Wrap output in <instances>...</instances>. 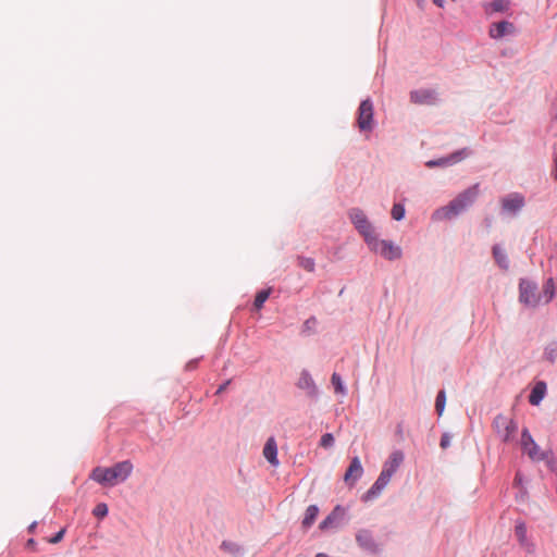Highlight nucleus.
I'll return each instance as SVG.
<instances>
[{
    "label": "nucleus",
    "instance_id": "obj_27",
    "mask_svg": "<svg viewBox=\"0 0 557 557\" xmlns=\"http://www.w3.org/2000/svg\"><path fill=\"white\" fill-rule=\"evenodd\" d=\"M318 320L315 317H310L307 319L301 327V334L309 336L315 333Z\"/></svg>",
    "mask_w": 557,
    "mask_h": 557
},
{
    "label": "nucleus",
    "instance_id": "obj_21",
    "mask_svg": "<svg viewBox=\"0 0 557 557\" xmlns=\"http://www.w3.org/2000/svg\"><path fill=\"white\" fill-rule=\"evenodd\" d=\"M492 255L499 269H502L503 271H508L509 259L506 250L499 244H495L492 247Z\"/></svg>",
    "mask_w": 557,
    "mask_h": 557
},
{
    "label": "nucleus",
    "instance_id": "obj_15",
    "mask_svg": "<svg viewBox=\"0 0 557 557\" xmlns=\"http://www.w3.org/2000/svg\"><path fill=\"white\" fill-rule=\"evenodd\" d=\"M389 481L391 478L383 473H380V475L372 484V486L361 496V500L368 503L377 498L382 494L384 488L387 486Z\"/></svg>",
    "mask_w": 557,
    "mask_h": 557
},
{
    "label": "nucleus",
    "instance_id": "obj_4",
    "mask_svg": "<svg viewBox=\"0 0 557 557\" xmlns=\"http://www.w3.org/2000/svg\"><path fill=\"white\" fill-rule=\"evenodd\" d=\"M520 446L522 451L527 454L532 461L539 462L545 460L547 465L552 467L553 460L549 459L550 451L542 450L527 428L521 431Z\"/></svg>",
    "mask_w": 557,
    "mask_h": 557
},
{
    "label": "nucleus",
    "instance_id": "obj_43",
    "mask_svg": "<svg viewBox=\"0 0 557 557\" xmlns=\"http://www.w3.org/2000/svg\"><path fill=\"white\" fill-rule=\"evenodd\" d=\"M554 163H555V173H554V177L555 180L557 181V154L555 156L554 158Z\"/></svg>",
    "mask_w": 557,
    "mask_h": 557
},
{
    "label": "nucleus",
    "instance_id": "obj_22",
    "mask_svg": "<svg viewBox=\"0 0 557 557\" xmlns=\"http://www.w3.org/2000/svg\"><path fill=\"white\" fill-rule=\"evenodd\" d=\"M319 513V507L317 505H310L307 507L305 517L302 519V527L309 529L315 521Z\"/></svg>",
    "mask_w": 557,
    "mask_h": 557
},
{
    "label": "nucleus",
    "instance_id": "obj_44",
    "mask_svg": "<svg viewBox=\"0 0 557 557\" xmlns=\"http://www.w3.org/2000/svg\"><path fill=\"white\" fill-rule=\"evenodd\" d=\"M484 223L486 224V227L490 228L491 225H492V219L491 218H485L484 219Z\"/></svg>",
    "mask_w": 557,
    "mask_h": 557
},
{
    "label": "nucleus",
    "instance_id": "obj_30",
    "mask_svg": "<svg viewBox=\"0 0 557 557\" xmlns=\"http://www.w3.org/2000/svg\"><path fill=\"white\" fill-rule=\"evenodd\" d=\"M445 405H446V394H445V391L442 389L437 393L436 399H435V410L438 416L443 414Z\"/></svg>",
    "mask_w": 557,
    "mask_h": 557
},
{
    "label": "nucleus",
    "instance_id": "obj_1",
    "mask_svg": "<svg viewBox=\"0 0 557 557\" xmlns=\"http://www.w3.org/2000/svg\"><path fill=\"white\" fill-rule=\"evenodd\" d=\"M480 195V184L475 183L459 193L446 206L440 207L431 214L433 222L449 221L467 211L476 201Z\"/></svg>",
    "mask_w": 557,
    "mask_h": 557
},
{
    "label": "nucleus",
    "instance_id": "obj_47",
    "mask_svg": "<svg viewBox=\"0 0 557 557\" xmlns=\"http://www.w3.org/2000/svg\"><path fill=\"white\" fill-rule=\"evenodd\" d=\"M419 7L422 8L424 0H414Z\"/></svg>",
    "mask_w": 557,
    "mask_h": 557
},
{
    "label": "nucleus",
    "instance_id": "obj_8",
    "mask_svg": "<svg viewBox=\"0 0 557 557\" xmlns=\"http://www.w3.org/2000/svg\"><path fill=\"white\" fill-rule=\"evenodd\" d=\"M472 154H473V151L470 148L465 147V148H461L459 150L451 152L448 156L441 157L438 159L429 160L425 162V166L429 169L448 168V166H451V165H455V164L461 162L462 160L471 157Z\"/></svg>",
    "mask_w": 557,
    "mask_h": 557
},
{
    "label": "nucleus",
    "instance_id": "obj_25",
    "mask_svg": "<svg viewBox=\"0 0 557 557\" xmlns=\"http://www.w3.org/2000/svg\"><path fill=\"white\" fill-rule=\"evenodd\" d=\"M221 549L236 557L243 556L242 547L234 542L223 541L221 544Z\"/></svg>",
    "mask_w": 557,
    "mask_h": 557
},
{
    "label": "nucleus",
    "instance_id": "obj_35",
    "mask_svg": "<svg viewBox=\"0 0 557 557\" xmlns=\"http://www.w3.org/2000/svg\"><path fill=\"white\" fill-rule=\"evenodd\" d=\"M108 506L104 503H99L95 506L92 513L95 517L102 519L108 515Z\"/></svg>",
    "mask_w": 557,
    "mask_h": 557
},
{
    "label": "nucleus",
    "instance_id": "obj_2",
    "mask_svg": "<svg viewBox=\"0 0 557 557\" xmlns=\"http://www.w3.org/2000/svg\"><path fill=\"white\" fill-rule=\"evenodd\" d=\"M133 471V465L129 460H124L112 467H96L90 479L103 486H115L128 479Z\"/></svg>",
    "mask_w": 557,
    "mask_h": 557
},
{
    "label": "nucleus",
    "instance_id": "obj_20",
    "mask_svg": "<svg viewBox=\"0 0 557 557\" xmlns=\"http://www.w3.org/2000/svg\"><path fill=\"white\" fill-rule=\"evenodd\" d=\"M546 383L544 381H537L529 395V403L532 406L540 405L546 395Z\"/></svg>",
    "mask_w": 557,
    "mask_h": 557
},
{
    "label": "nucleus",
    "instance_id": "obj_13",
    "mask_svg": "<svg viewBox=\"0 0 557 557\" xmlns=\"http://www.w3.org/2000/svg\"><path fill=\"white\" fill-rule=\"evenodd\" d=\"M410 101L419 106H434L438 102V92L433 88H419L409 94Z\"/></svg>",
    "mask_w": 557,
    "mask_h": 557
},
{
    "label": "nucleus",
    "instance_id": "obj_40",
    "mask_svg": "<svg viewBox=\"0 0 557 557\" xmlns=\"http://www.w3.org/2000/svg\"><path fill=\"white\" fill-rule=\"evenodd\" d=\"M403 432H404L403 423H398L396 426V435L399 436L400 438H403Z\"/></svg>",
    "mask_w": 557,
    "mask_h": 557
},
{
    "label": "nucleus",
    "instance_id": "obj_46",
    "mask_svg": "<svg viewBox=\"0 0 557 557\" xmlns=\"http://www.w3.org/2000/svg\"><path fill=\"white\" fill-rule=\"evenodd\" d=\"M315 557H330V556L324 553H319L315 555Z\"/></svg>",
    "mask_w": 557,
    "mask_h": 557
},
{
    "label": "nucleus",
    "instance_id": "obj_32",
    "mask_svg": "<svg viewBox=\"0 0 557 557\" xmlns=\"http://www.w3.org/2000/svg\"><path fill=\"white\" fill-rule=\"evenodd\" d=\"M298 264H299V267H301L302 269H305L308 272H313L315 269L314 260L309 257H299Z\"/></svg>",
    "mask_w": 557,
    "mask_h": 557
},
{
    "label": "nucleus",
    "instance_id": "obj_12",
    "mask_svg": "<svg viewBox=\"0 0 557 557\" xmlns=\"http://www.w3.org/2000/svg\"><path fill=\"white\" fill-rule=\"evenodd\" d=\"M296 386L300 391H304L306 396L310 399L317 400L320 396V389L311 373L307 369H302L300 371Z\"/></svg>",
    "mask_w": 557,
    "mask_h": 557
},
{
    "label": "nucleus",
    "instance_id": "obj_14",
    "mask_svg": "<svg viewBox=\"0 0 557 557\" xmlns=\"http://www.w3.org/2000/svg\"><path fill=\"white\" fill-rule=\"evenodd\" d=\"M345 509L337 505L327 516L326 518L320 522L319 529L322 531L329 530V529H335L338 528L345 518Z\"/></svg>",
    "mask_w": 557,
    "mask_h": 557
},
{
    "label": "nucleus",
    "instance_id": "obj_28",
    "mask_svg": "<svg viewBox=\"0 0 557 557\" xmlns=\"http://www.w3.org/2000/svg\"><path fill=\"white\" fill-rule=\"evenodd\" d=\"M494 27L496 30V35H509L515 32L513 24H511L507 21L496 23V24H494Z\"/></svg>",
    "mask_w": 557,
    "mask_h": 557
},
{
    "label": "nucleus",
    "instance_id": "obj_45",
    "mask_svg": "<svg viewBox=\"0 0 557 557\" xmlns=\"http://www.w3.org/2000/svg\"><path fill=\"white\" fill-rule=\"evenodd\" d=\"M433 2L440 8H443L444 5V0H433Z\"/></svg>",
    "mask_w": 557,
    "mask_h": 557
},
{
    "label": "nucleus",
    "instance_id": "obj_34",
    "mask_svg": "<svg viewBox=\"0 0 557 557\" xmlns=\"http://www.w3.org/2000/svg\"><path fill=\"white\" fill-rule=\"evenodd\" d=\"M335 440L332 433H325L321 436L320 446L329 449L334 446Z\"/></svg>",
    "mask_w": 557,
    "mask_h": 557
},
{
    "label": "nucleus",
    "instance_id": "obj_31",
    "mask_svg": "<svg viewBox=\"0 0 557 557\" xmlns=\"http://www.w3.org/2000/svg\"><path fill=\"white\" fill-rule=\"evenodd\" d=\"M269 296H270V289L260 290L256 295V298L253 301V307L258 310L261 309L263 307L264 302L268 300Z\"/></svg>",
    "mask_w": 557,
    "mask_h": 557
},
{
    "label": "nucleus",
    "instance_id": "obj_33",
    "mask_svg": "<svg viewBox=\"0 0 557 557\" xmlns=\"http://www.w3.org/2000/svg\"><path fill=\"white\" fill-rule=\"evenodd\" d=\"M509 7V2L507 0H493L490 3V9L493 12H503L506 11Z\"/></svg>",
    "mask_w": 557,
    "mask_h": 557
},
{
    "label": "nucleus",
    "instance_id": "obj_18",
    "mask_svg": "<svg viewBox=\"0 0 557 557\" xmlns=\"http://www.w3.org/2000/svg\"><path fill=\"white\" fill-rule=\"evenodd\" d=\"M527 525L524 521H517L515 527V535L520 546L528 553L532 554L535 550L534 543L528 537Z\"/></svg>",
    "mask_w": 557,
    "mask_h": 557
},
{
    "label": "nucleus",
    "instance_id": "obj_6",
    "mask_svg": "<svg viewBox=\"0 0 557 557\" xmlns=\"http://www.w3.org/2000/svg\"><path fill=\"white\" fill-rule=\"evenodd\" d=\"M519 301L525 307L535 308L541 301L537 284L529 278L519 281Z\"/></svg>",
    "mask_w": 557,
    "mask_h": 557
},
{
    "label": "nucleus",
    "instance_id": "obj_16",
    "mask_svg": "<svg viewBox=\"0 0 557 557\" xmlns=\"http://www.w3.org/2000/svg\"><path fill=\"white\" fill-rule=\"evenodd\" d=\"M405 455L401 450L396 449L392 451L388 458L384 461L381 473L392 476L396 473L400 465L404 462Z\"/></svg>",
    "mask_w": 557,
    "mask_h": 557
},
{
    "label": "nucleus",
    "instance_id": "obj_29",
    "mask_svg": "<svg viewBox=\"0 0 557 557\" xmlns=\"http://www.w3.org/2000/svg\"><path fill=\"white\" fill-rule=\"evenodd\" d=\"M406 209L405 206L400 202H396L393 205L391 210V215L395 221H401L405 218Z\"/></svg>",
    "mask_w": 557,
    "mask_h": 557
},
{
    "label": "nucleus",
    "instance_id": "obj_23",
    "mask_svg": "<svg viewBox=\"0 0 557 557\" xmlns=\"http://www.w3.org/2000/svg\"><path fill=\"white\" fill-rule=\"evenodd\" d=\"M543 358L549 363H555L557 360V341H552L545 345L543 350Z\"/></svg>",
    "mask_w": 557,
    "mask_h": 557
},
{
    "label": "nucleus",
    "instance_id": "obj_3",
    "mask_svg": "<svg viewBox=\"0 0 557 557\" xmlns=\"http://www.w3.org/2000/svg\"><path fill=\"white\" fill-rule=\"evenodd\" d=\"M348 219L356 231L362 236L367 246L377 236L374 225L368 219L364 211L354 207L348 210Z\"/></svg>",
    "mask_w": 557,
    "mask_h": 557
},
{
    "label": "nucleus",
    "instance_id": "obj_42",
    "mask_svg": "<svg viewBox=\"0 0 557 557\" xmlns=\"http://www.w3.org/2000/svg\"><path fill=\"white\" fill-rule=\"evenodd\" d=\"M36 527H37V522H36V521H34V522L28 527V531H29L30 533H33V532L35 531Z\"/></svg>",
    "mask_w": 557,
    "mask_h": 557
},
{
    "label": "nucleus",
    "instance_id": "obj_37",
    "mask_svg": "<svg viewBox=\"0 0 557 557\" xmlns=\"http://www.w3.org/2000/svg\"><path fill=\"white\" fill-rule=\"evenodd\" d=\"M65 534V529H61L59 532H57L50 540L49 542L51 544H57L59 542L62 541L63 536Z\"/></svg>",
    "mask_w": 557,
    "mask_h": 557
},
{
    "label": "nucleus",
    "instance_id": "obj_39",
    "mask_svg": "<svg viewBox=\"0 0 557 557\" xmlns=\"http://www.w3.org/2000/svg\"><path fill=\"white\" fill-rule=\"evenodd\" d=\"M230 384H231V380L225 381L223 384H221V385L219 386V388L216 389L215 394H218V395H219V394L223 393V392L227 388V386H228Z\"/></svg>",
    "mask_w": 557,
    "mask_h": 557
},
{
    "label": "nucleus",
    "instance_id": "obj_36",
    "mask_svg": "<svg viewBox=\"0 0 557 557\" xmlns=\"http://www.w3.org/2000/svg\"><path fill=\"white\" fill-rule=\"evenodd\" d=\"M451 443V435L448 432H445L442 434L440 446L443 449H446L450 446Z\"/></svg>",
    "mask_w": 557,
    "mask_h": 557
},
{
    "label": "nucleus",
    "instance_id": "obj_17",
    "mask_svg": "<svg viewBox=\"0 0 557 557\" xmlns=\"http://www.w3.org/2000/svg\"><path fill=\"white\" fill-rule=\"evenodd\" d=\"M363 474V467L361 465V461L359 457L355 456L349 463V467L347 468L345 474H344V481L348 486H354L357 481L362 476Z\"/></svg>",
    "mask_w": 557,
    "mask_h": 557
},
{
    "label": "nucleus",
    "instance_id": "obj_41",
    "mask_svg": "<svg viewBox=\"0 0 557 557\" xmlns=\"http://www.w3.org/2000/svg\"><path fill=\"white\" fill-rule=\"evenodd\" d=\"M522 484V475L521 473H517L516 476H515V485H520Z\"/></svg>",
    "mask_w": 557,
    "mask_h": 557
},
{
    "label": "nucleus",
    "instance_id": "obj_38",
    "mask_svg": "<svg viewBox=\"0 0 557 557\" xmlns=\"http://www.w3.org/2000/svg\"><path fill=\"white\" fill-rule=\"evenodd\" d=\"M200 361V358H195V359H191L190 361H188L185 366V369L187 371H193L195 370L197 367H198V363Z\"/></svg>",
    "mask_w": 557,
    "mask_h": 557
},
{
    "label": "nucleus",
    "instance_id": "obj_9",
    "mask_svg": "<svg viewBox=\"0 0 557 557\" xmlns=\"http://www.w3.org/2000/svg\"><path fill=\"white\" fill-rule=\"evenodd\" d=\"M357 124L360 131L371 132L374 127V108L370 98L361 101L358 108Z\"/></svg>",
    "mask_w": 557,
    "mask_h": 557
},
{
    "label": "nucleus",
    "instance_id": "obj_24",
    "mask_svg": "<svg viewBox=\"0 0 557 557\" xmlns=\"http://www.w3.org/2000/svg\"><path fill=\"white\" fill-rule=\"evenodd\" d=\"M557 285L555 283V280L553 277H549L546 280L543 286V293L546 297L545 301L549 302L556 295Z\"/></svg>",
    "mask_w": 557,
    "mask_h": 557
},
{
    "label": "nucleus",
    "instance_id": "obj_7",
    "mask_svg": "<svg viewBox=\"0 0 557 557\" xmlns=\"http://www.w3.org/2000/svg\"><path fill=\"white\" fill-rule=\"evenodd\" d=\"M493 426L497 436L504 443H510L515 440L518 431V423L513 419H509L504 414H497L493 420Z\"/></svg>",
    "mask_w": 557,
    "mask_h": 557
},
{
    "label": "nucleus",
    "instance_id": "obj_10",
    "mask_svg": "<svg viewBox=\"0 0 557 557\" xmlns=\"http://www.w3.org/2000/svg\"><path fill=\"white\" fill-rule=\"evenodd\" d=\"M525 206L524 196L520 193H510L500 199V213L517 216Z\"/></svg>",
    "mask_w": 557,
    "mask_h": 557
},
{
    "label": "nucleus",
    "instance_id": "obj_11",
    "mask_svg": "<svg viewBox=\"0 0 557 557\" xmlns=\"http://www.w3.org/2000/svg\"><path fill=\"white\" fill-rule=\"evenodd\" d=\"M356 542L358 546L369 555H379L382 550L381 545L374 539L373 533L368 529H360L357 531Z\"/></svg>",
    "mask_w": 557,
    "mask_h": 557
},
{
    "label": "nucleus",
    "instance_id": "obj_26",
    "mask_svg": "<svg viewBox=\"0 0 557 557\" xmlns=\"http://www.w3.org/2000/svg\"><path fill=\"white\" fill-rule=\"evenodd\" d=\"M332 385L334 386L335 393L345 396L347 394V388L344 385L342 376L334 372L331 377Z\"/></svg>",
    "mask_w": 557,
    "mask_h": 557
},
{
    "label": "nucleus",
    "instance_id": "obj_19",
    "mask_svg": "<svg viewBox=\"0 0 557 557\" xmlns=\"http://www.w3.org/2000/svg\"><path fill=\"white\" fill-rule=\"evenodd\" d=\"M263 456L269 463L276 467L280 461L277 459V444L274 437H269L263 447Z\"/></svg>",
    "mask_w": 557,
    "mask_h": 557
},
{
    "label": "nucleus",
    "instance_id": "obj_5",
    "mask_svg": "<svg viewBox=\"0 0 557 557\" xmlns=\"http://www.w3.org/2000/svg\"><path fill=\"white\" fill-rule=\"evenodd\" d=\"M368 248L388 261H395L403 257L399 245L388 239H380L377 236L368 245Z\"/></svg>",
    "mask_w": 557,
    "mask_h": 557
}]
</instances>
